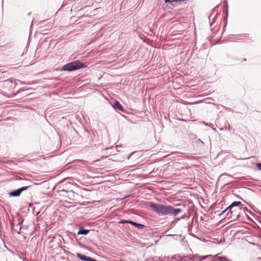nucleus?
Returning <instances> with one entry per match:
<instances>
[{"instance_id": "e433bc0d", "label": "nucleus", "mask_w": 261, "mask_h": 261, "mask_svg": "<svg viewBox=\"0 0 261 261\" xmlns=\"http://www.w3.org/2000/svg\"><path fill=\"white\" fill-rule=\"evenodd\" d=\"M165 119H167V120H169L170 122H171V120H170V119L169 118H168V117H166H166H165Z\"/></svg>"}, {"instance_id": "f3484780", "label": "nucleus", "mask_w": 261, "mask_h": 261, "mask_svg": "<svg viewBox=\"0 0 261 261\" xmlns=\"http://www.w3.org/2000/svg\"><path fill=\"white\" fill-rule=\"evenodd\" d=\"M133 226L139 230L142 229L146 227V226L145 225L136 222H134Z\"/></svg>"}, {"instance_id": "473e14b6", "label": "nucleus", "mask_w": 261, "mask_h": 261, "mask_svg": "<svg viewBox=\"0 0 261 261\" xmlns=\"http://www.w3.org/2000/svg\"><path fill=\"white\" fill-rule=\"evenodd\" d=\"M223 258L225 261H231L230 259H228L226 256H223Z\"/></svg>"}, {"instance_id": "c03bdc74", "label": "nucleus", "mask_w": 261, "mask_h": 261, "mask_svg": "<svg viewBox=\"0 0 261 261\" xmlns=\"http://www.w3.org/2000/svg\"><path fill=\"white\" fill-rule=\"evenodd\" d=\"M243 60H244V61H246V59L245 58H244V59H243Z\"/></svg>"}, {"instance_id": "58836bf2", "label": "nucleus", "mask_w": 261, "mask_h": 261, "mask_svg": "<svg viewBox=\"0 0 261 261\" xmlns=\"http://www.w3.org/2000/svg\"><path fill=\"white\" fill-rule=\"evenodd\" d=\"M177 261H180V257H179V258L177 260Z\"/></svg>"}, {"instance_id": "39448f33", "label": "nucleus", "mask_w": 261, "mask_h": 261, "mask_svg": "<svg viewBox=\"0 0 261 261\" xmlns=\"http://www.w3.org/2000/svg\"><path fill=\"white\" fill-rule=\"evenodd\" d=\"M219 5L216 6L213 9L211 14L208 16V19L210 26L211 27L217 19V16L219 14Z\"/></svg>"}, {"instance_id": "4468645a", "label": "nucleus", "mask_w": 261, "mask_h": 261, "mask_svg": "<svg viewBox=\"0 0 261 261\" xmlns=\"http://www.w3.org/2000/svg\"><path fill=\"white\" fill-rule=\"evenodd\" d=\"M170 205H164L163 211H162V216H166L167 215H169L170 210Z\"/></svg>"}, {"instance_id": "6ab92c4d", "label": "nucleus", "mask_w": 261, "mask_h": 261, "mask_svg": "<svg viewBox=\"0 0 261 261\" xmlns=\"http://www.w3.org/2000/svg\"><path fill=\"white\" fill-rule=\"evenodd\" d=\"M18 223L17 224V226H19L20 225L19 227V231H17V233L20 234V230L21 229H22L23 228V226H22V223H23V219H22V218H19L18 219Z\"/></svg>"}, {"instance_id": "cd10ccee", "label": "nucleus", "mask_w": 261, "mask_h": 261, "mask_svg": "<svg viewBox=\"0 0 261 261\" xmlns=\"http://www.w3.org/2000/svg\"><path fill=\"white\" fill-rule=\"evenodd\" d=\"M226 110H227L228 111H231V112H233H233H235L236 113H240V112H239L234 111V110H231V109L230 108H226Z\"/></svg>"}, {"instance_id": "5701e85b", "label": "nucleus", "mask_w": 261, "mask_h": 261, "mask_svg": "<svg viewBox=\"0 0 261 261\" xmlns=\"http://www.w3.org/2000/svg\"><path fill=\"white\" fill-rule=\"evenodd\" d=\"M238 209L239 210H241L243 209V210L245 213H246V212H248L251 215H252V216H253L254 217H255V214H254L252 212H251L250 210H249L247 207L243 208L242 207H240Z\"/></svg>"}, {"instance_id": "dca6fc26", "label": "nucleus", "mask_w": 261, "mask_h": 261, "mask_svg": "<svg viewBox=\"0 0 261 261\" xmlns=\"http://www.w3.org/2000/svg\"><path fill=\"white\" fill-rule=\"evenodd\" d=\"M217 255H206L204 256H202L199 257V261H202L204 259L207 258H216Z\"/></svg>"}, {"instance_id": "2f4dec72", "label": "nucleus", "mask_w": 261, "mask_h": 261, "mask_svg": "<svg viewBox=\"0 0 261 261\" xmlns=\"http://www.w3.org/2000/svg\"><path fill=\"white\" fill-rule=\"evenodd\" d=\"M5 82H9L10 83H13V80L12 79H9L6 80Z\"/></svg>"}, {"instance_id": "9d476101", "label": "nucleus", "mask_w": 261, "mask_h": 261, "mask_svg": "<svg viewBox=\"0 0 261 261\" xmlns=\"http://www.w3.org/2000/svg\"><path fill=\"white\" fill-rule=\"evenodd\" d=\"M247 37V35L246 34H238V35H233V34H230L228 36V39H243L244 38H246Z\"/></svg>"}, {"instance_id": "a878e982", "label": "nucleus", "mask_w": 261, "mask_h": 261, "mask_svg": "<svg viewBox=\"0 0 261 261\" xmlns=\"http://www.w3.org/2000/svg\"><path fill=\"white\" fill-rule=\"evenodd\" d=\"M180 256L179 254H175L171 257V259L177 260L179 257H180Z\"/></svg>"}, {"instance_id": "49530a36", "label": "nucleus", "mask_w": 261, "mask_h": 261, "mask_svg": "<svg viewBox=\"0 0 261 261\" xmlns=\"http://www.w3.org/2000/svg\"><path fill=\"white\" fill-rule=\"evenodd\" d=\"M260 258H261V257H259Z\"/></svg>"}, {"instance_id": "7ed1b4c3", "label": "nucleus", "mask_w": 261, "mask_h": 261, "mask_svg": "<svg viewBox=\"0 0 261 261\" xmlns=\"http://www.w3.org/2000/svg\"><path fill=\"white\" fill-rule=\"evenodd\" d=\"M97 135V132H93L92 130H86L84 132V137L86 142L89 143H94L96 141V136Z\"/></svg>"}, {"instance_id": "a19ab883", "label": "nucleus", "mask_w": 261, "mask_h": 261, "mask_svg": "<svg viewBox=\"0 0 261 261\" xmlns=\"http://www.w3.org/2000/svg\"><path fill=\"white\" fill-rule=\"evenodd\" d=\"M219 212V211H216L215 213L216 214L217 213H218Z\"/></svg>"}, {"instance_id": "20e7f679", "label": "nucleus", "mask_w": 261, "mask_h": 261, "mask_svg": "<svg viewBox=\"0 0 261 261\" xmlns=\"http://www.w3.org/2000/svg\"><path fill=\"white\" fill-rule=\"evenodd\" d=\"M192 145L197 150H202L204 149V143L200 139L197 138L196 135H193Z\"/></svg>"}, {"instance_id": "f704fd0d", "label": "nucleus", "mask_w": 261, "mask_h": 261, "mask_svg": "<svg viewBox=\"0 0 261 261\" xmlns=\"http://www.w3.org/2000/svg\"><path fill=\"white\" fill-rule=\"evenodd\" d=\"M33 84V82H29L26 83V85H32Z\"/></svg>"}, {"instance_id": "0eeeda50", "label": "nucleus", "mask_w": 261, "mask_h": 261, "mask_svg": "<svg viewBox=\"0 0 261 261\" xmlns=\"http://www.w3.org/2000/svg\"><path fill=\"white\" fill-rule=\"evenodd\" d=\"M111 105L115 111H121L124 113H126V110L124 109L122 105L120 103V102L119 101L115 100L113 103H111Z\"/></svg>"}, {"instance_id": "b1692460", "label": "nucleus", "mask_w": 261, "mask_h": 261, "mask_svg": "<svg viewBox=\"0 0 261 261\" xmlns=\"http://www.w3.org/2000/svg\"><path fill=\"white\" fill-rule=\"evenodd\" d=\"M30 89H32L31 88H30V89H24L23 88H21L19 89L16 93H13L12 95L15 96L16 95H17L18 93H20L21 92L24 91H26V90H30Z\"/></svg>"}, {"instance_id": "423d86ee", "label": "nucleus", "mask_w": 261, "mask_h": 261, "mask_svg": "<svg viewBox=\"0 0 261 261\" xmlns=\"http://www.w3.org/2000/svg\"><path fill=\"white\" fill-rule=\"evenodd\" d=\"M164 204L150 202V207L151 209L159 215L162 216Z\"/></svg>"}, {"instance_id": "412c9836", "label": "nucleus", "mask_w": 261, "mask_h": 261, "mask_svg": "<svg viewBox=\"0 0 261 261\" xmlns=\"http://www.w3.org/2000/svg\"><path fill=\"white\" fill-rule=\"evenodd\" d=\"M231 204H232V206H233L234 208L235 207H239L243 205L242 202L239 201H234L232 202Z\"/></svg>"}, {"instance_id": "9b49d317", "label": "nucleus", "mask_w": 261, "mask_h": 261, "mask_svg": "<svg viewBox=\"0 0 261 261\" xmlns=\"http://www.w3.org/2000/svg\"><path fill=\"white\" fill-rule=\"evenodd\" d=\"M90 231V230L85 228L83 226H80L77 231V234L87 235Z\"/></svg>"}, {"instance_id": "bb28decb", "label": "nucleus", "mask_w": 261, "mask_h": 261, "mask_svg": "<svg viewBox=\"0 0 261 261\" xmlns=\"http://www.w3.org/2000/svg\"><path fill=\"white\" fill-rule=\"evenodd\" d=\"M256 167L257 170L261 171V163H258L256 165Z\"/></svg>"}, {"instance_id": "6e6552de", "label": "nucleus", "mask_w": 261, "mask_h": 261, "mask_svg": "<svg viewBox=\"0 0 261 261\" xmlns=\"http://www.w3.org/2000/svg\"><path fill=\"white\" fill-rule=\"evenodd\" d=\"M182 212L180 208H174L173 206H170L169 215L176 216Z\"/></svg>"}, {"instance_id": "1a4fd4ad", "label": "nucleus", "mask_w": 261, "mask_h": 261, "mask_svg": "<svg viewBox=\"0 0 261 261\" xmlns=\"http://www.w3.org/2000/svg\"><path fill=\"white\" fill-rule=\"evenodd\" d=\"M231 215L229 216H226L225 218L227 219H231L232 221L239 220L240 218V214L238 213L237 210L236 209V212H233L232 216Z\"/></svg>"}, {"instance_id": "f03ea898", "label": "nucleus", "mask_w": 261, "mask_h": 261, "mask_svg": "<svg viewBox=\"0 0 261 261\" xmlns=\"http://www.w3.org/2000/svg\"><path fill=\"white\" fill-rule=\"evenodd\" d=\"M31 186V185L23 186L14 190H12L8 193V196L9 197H18L21 195L23 192L29 190Z\"/></svg>"}, {"instance_id": "37998d69", "label": "nucleus", "mask_w": 261, "mask_h": 261, "mask_svg": "<svg viewBox=\"0 0 261 261\" xmlns=\"http://www.w3.org/2000/svg\"><path fill=\"white\" fill-rule=\"evenodd\" d=\"M38 203H39V202H35V204H38Z\"/></svg>"}, {"instance_id": "aec40b11", "label": "nucleus", "mask_w": 261, "mask_h": 261, "mask_svg": "<svg viewBox=\"0 0 261 261\" xmlns=\"http://www.w3.org/2000/svg\"><path fill=\"white\" fill-rule=\"evenodd\" d=\"M68 193V191L64 189L59 191V194L61 196H64L67 197Z\"/></svg>"}, {"instance_id": "a211bd4d", "label": "nucleus", "mask_w": 261, "mask_h": 261, "mask_svg": "<svg viewBox=\"0 0 261 261\" xmlns=\"http://www.w3.org/2000/svg\"><path fill=\"white\" fill-rule=\"evenodd\" d=\"M134 222H135V221H133L132 220H124V219H123V220H120L119 222V224H125V223H128V224H130L133 225Z\"/></svg>"}, {"instance_id": "2eb2a0df", "label": "nucleus", "mask_w": 261, "mask_h": 261, "mask_svg": "<svg viewBox=\"0 0 261 261\" xmlns=\"http://www.w3.org/2000/svg\"><path fill=\"white\" fill-rule=\"evenodd\" d=\"M77 194L73 192L72 190L68 191V193H67V198H69L70 200H73L75 198V195Z\"/></svg>"}, {"instance_id": "c85d7f7f", "label": "nucleus", "mask_w": 261, "mask_h": 261, "mask_svg": "<svg viewBox=\"0 0 261 261\" xmlns=\"http://www.w3.org/2000/svg\"><path fill=\"white\" fill-rule=\"evenodd\" d=\"M136 153V152H135V151L132 152V153H130L128 155V156H127V159L128 160H129V159L130 158V157H131L133 155H134V154H135Z\"/></svg>"}, {"instance_id": "4be33fe9", "label": "nucleus", "mask_w": 261, "mask_h": 261, "mask_svg": "<svg viewBox=\"0 0 261 261\" xmlns=\"http://www.w3.org/2000/svg\"><path fill=\"white\" fill-rule=\"evenodd\" d=\"M44 80H49L53 82V83L59 81L61 80V79L59 77H48V78H45Z\"/></svg>"}, {"instance_id": "393cba45", "label": "nucleus", "mask_w": 261, "mask_h": 261, "mask_svg": "<svg viewBox=\"0 0 261 261\" xmlns=\"http://www.w3.org/2000/svg\"><path fill=\"white\" fill-rule=\"evenodd\" d=\"M227 213H228V211H227V210L226 208H225L222 212H221V213L218 214V215L219 216H220V217H221V216H223L224 215H225V216Z\"/></svg>"}, {"instance_id": "ea45409f", "label": "nucleus", "mask_w": 261, "mask_h": 261, "mask_svg": "<svg viewBox=\"0 0 261 261\" xmlns=\"http://www.w3.org/2000/svg\"><path fill=\"white\" fill-rule=\"evenodd\" d=\"M39 184H37V183H36V182H34V185H39Z\"/></svg>"}, {"instance_id": "c9c22d12", "label": "nucleus", "mask_w": 261, "mask_h": 261, "mask_svg": "<svg viewBox=\"0 0 261 261\" xmlns=\"http://www.w3.org/2000/svg\"><path fill=\"white\" fill-rule=\"evenodd\" d=\"M17 82H19L20 83V84H21V85H24V84L26 85V83H27L25 82H21L19 80H18Z\"/></svg>"}, {"instance_id": "72a5a7b5", "label": "nucleus", "mask_w": 261, "mask_h": 261, "mask_svg": "<svg viewBox=\"0 0 261 261\" xmlns=\"http://www.w3.org/2000/svg\"><path fill=\"white\" fill-rule=\"evenodd\" d=\"M246 217H247V218L248 220L249 221H253L252 218L251 217H250L249 216H248L247 215H246Z\"/></svg>"}, {"instance_id": "4c0bfd02", "label": "nucleus", "mask_w": 261, "mask_h": 261, "mask_svg": "<svg viewBox=\"0 0 261 261\" xmlns=\"http://www.w3.org/2000/svg\"><path fill=\"white\" fill-rule=\"evenodd\" d=\"M12 230H14V226L13 225L12 226Z\"/></svg>"}, {"instance_id": "79ce46f5", "label": "nucleus", "mask_w": 261, "mask_h": 261, "mask_svg": "<svg viewBox=\"0 0 261 261\" xmlns=\"http://www.w3.org/2000/svg\"><path fill=\"white\" fill-rule=\"evenodd\" d=\"M129 196H126V197H124V198H127V197H129Z\"/></svg>"}, {"instance_id": "ddd939ff", "label": "nucleus", "mask_w": 261, "mask_h": 261, "mask_svg": "<svg viewBox=\"0 0 261 261\" xmlns=\"http://www.w3.org/2000/svg\"><path fill=\"white\" fill-rule=\"evenodd\" d=\"M227 211L228 213H226V216H229V215H231L230 217L232 216L233 212H236V209L234 208L233 206H232V204H230L228 207L226 208Z\"/></svg>"}, {"instance_id": "f8f14e48", "label": "nucleus", "mask_w": 261, "mask_h": 261, "mask_svg": "<svg viewBox=\"0 0 261 261\" xmlns=\"http://www.w3.org/2000/svg\"><path fill=\"white\" fill-rule=\"evenodd\" d=\"M225 5H226V9L225 10V16L224 17V20L225 21V23H224V27H223V30H224L226 27V25H227V18H228V4H227V0H226V2H225Z\"/></svg>"}, {"instance_id": "a18cd8bd", "label": "nucleus", "mask_w": 261, "mask_h": 261, "mask_svg": "<svg viewBox=\"0 0 261 261\" xmlns=\"http://www.w3.org/2000/svg\"><path fill=\"white\" fill-rule=\"evenodd\" d=\"M15 84L16 85H17L16 82H15Z\"/></svg>"}, {"instance_id": "f257e3e1", "label": "nucleus", "mask_w": 261, "mask_h": 261, "mask_svg": "<svg viewBox=\"0 0 261 261\" xmlns=\"http://www.w3.org/2000/svg\"><path fill=\"white\" fill-rule=\"evenodd\" d=\"M87 66L79 60L65 64L61 67L54 69V71L73 72L86 68Z\"/></svg>"}, {"instance_id": "7c9ffc66", "label": "nucleus", "mask_w": 261, "mask_h": 261, "mask_svg": "<svg viewBox=\"0 0 261 261\" xmlns=\"http://www.w3.org/2000/svg\"><path fill=\"white\" fill-rule=\"evenodd\" d=\"M234 195L235 196H236L238 198L244 201H245L240 196L238 195H237V194H234Z\"/></svg>"}, {"instance_id": "c756f323", "label": "nucleus", "mask_w": 261, "mask_h": 261, "mask_svg": "<svg viewBox=\"0 0 261 261\" xmlns=\"http://www.w3.org/2000/svg\"><path fill=\"white\" fill-rule=\"evenodd\" d=\"M223 259H224L223 256V257H217V260H214V261H223Z\"/></svg>"}]
</instances>
